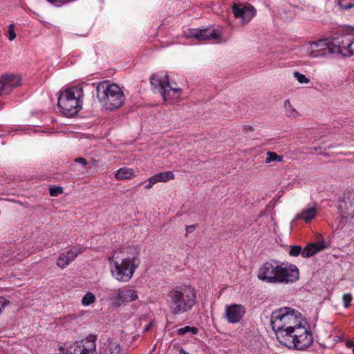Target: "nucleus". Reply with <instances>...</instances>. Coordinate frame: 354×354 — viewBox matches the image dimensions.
<instances>
[{
    "mask_svg": "<svg viewBox=\"0 0 354 354\" xmlns=\"http://www.w3.org/2000/svg\"><path fill=\"white\" fill-rule=\"evenodd\" d=\"M270 325L277 340L283 346L304 350L313 343V336L301 314L290 307L279 308L270 315Z\"/></svg>",
    "mask_w": 354,
    "mask_h": 354,
    "instance_id": "f257e3e1",
    "label": "nucleus"
},
{
    "mask_svg": "<svg viewBox=\"0 0 354 354\" xmlns=\"http://www.w3.org/2000/svg\"><path fill=\"white\" fill-rule=\"evenodd\" d=\"M257 277L268 283L289 284L299 279V271L293 264L276 261H267L259 269Z\"/></svg>",
    "mask_w": 354,
    "mask_h": 354,
    "instance_id": "f03ea898",
    "label": "nucleus"
},
{
    "mask_svg": "<svg viewBox=\"0 0 354 354\" xmlns=\"http://www.w3.org/2000/svg\"><path fill=\"white\" fill-rule=\"evenodd\" d=\"M164 298L171 313L178 315L193 308L196 302V293L192 287L180 285L168 290Z\"/></svg>",
    "mask_w": 354,
    "mask_h": 354,
    "instance_id": "7ed1b4c3",
    "label": "nucleus"
},
{
    "mask_svg": "<svg viewBox=\"0 0 354 354\" xmlns=\"http://www.w3.org/2000/svg\"><path fill=\"white\" fill-rule=\"evenodd\" d=\"M127 253L129 256L120 262L114 259V255L108 257L112 277L121 283L129 281L140 264V248L138 246H129Z\"/></svg>",
    "mask_w": 354,
    "mask_h": 354,
    "instance_id": "20e7f679",
    "label": "nucleus"
},
{
    "mask_svg": "<svg viewBox=\"0 0 354 354\" xmlns=\"http://www.w3.org/2000/svg\"><path fill=\"white\" fill-rule=\"evenodd\" d=\"M96 91L99 102L106 109L111 111L118 109L125 101L123 91L116 84L102 82L97 84Z\"/></svg>",
    "mask_w": 354,
    "mask_h": 354,
    "instance_id": "39448f33",
    "label": "nucleus"
},
{
    "mask_svg": "<svg viewBox=\"0 0 354 354\" xmlns=\"http://www.w3.org/2000/svg\"><path fill=\"white\" fill-rule=\"evenodd\" d=\"M84 97L83 86L77 85L62 91L58 97V107L65 115L73 116L82 107Z\"/></svg>",
    "mask_w": 354,
    "mask_h": 354,
    "instance_id": "423d86ee",
    "label": "nucleus"
},
{
    "mask_svg": "<svg viewBox=\"0 0 354 354\" xmlns=\"http://www.w3.org/2000/svg\"><path fill=\"white\" fill-rule=\"evenodd\" d=\"M329 41L333 55L342 57H350L353 55L351 46L354 37L352 35H339Z\"/></svg>",
    "mask_w": 354,
    "mask_h": 354,
    "instance_id": "0eeeda50",
    "label": "nucleus"
},
{
    "mask_svg": "<svg viewBox=\"0 0 354 354\" xmlns=\"http://www.w3.org/2000/svg\"><path fill=\"white\" fill-rule=\"evenodd\" d=\"M138 299L135 290L131 288H119L113 293L109 301L114 307H119L124 304L133 301Z\"/></svg>",
    "mask_w": 354,
    "mask_h": 354,
    "instance_id": "6e6552de",
    "label": "nucleus"
},
{
    "mask_svg": "<svg viewBox=\"0 0 354 354\" xmlns=\"http://www.w3.org/2000/svg\"><path fill=\"white\" fill-rule=\"evenodd\" d=\"M232 9L234 17L240 19L243 24H246L256 14V9L250 4L234 3Z\"/></svg>",
    "mask_w": 354,
    "mask_h": 354,
    "instance_id": "1a4fd4ad",
    "label": "nucleus"
},
{
    "mask_svg": "<svg viewBox=\"0 0 354 354\" xmlns=\"http://www.w3.org/2000/svg\"><path fill=\"white\" fill-rule=\"evenodd\" d=\"M308 55L310 57H325L332 54L330 41L327 39L313 42L308 47Z\"/></svg>",
    "mask_w": 354,
    "mask_h": 354,
    "instance_id": "9d476101",
    "label": "nucleus"
},
{
    "mask_svg": "<svg viewBox=\"0 0 354 354\" xmlns=\"http://www.w3.org/2000/svg\"><path fill=\"white\" fill-rule=\"evenodd\" d=\"M245 308L241 304L227 305L225 309V318L228 323H239L245 314Z\"/></svg>",
    "mask_w": 354,
    "mask_h": 354,
    "instance_id": "9b49d317",
    "label": "nucleus"
},
{
    "mask_svg": "<svg viewBox=\"0 0 354 354\" xmlns=\"http://www.w3.org/2000/svg\"><path fill=\"white\" fill-rule=\"evenodd\" d=\"M21 83V79L19 76L14 75H6L0 79V95L8 94L15 87Z\"/></svg>",
    "mask_w": 354,
    "mask_h": 354,
    "instance_id": "f8f14e48",
    "label": "nucleus"
},
{
    "mask_svg": "<svg viewBox=\"0 0 354 354\" xmlns=\"http://www.w3.org/2000/svg\"><path fill=\"white\" fill-rule=\"evenodd\" d=\"M84 251L81 248H75L62 253L57 260V266L61 269L65 268L71 262L73 261L78 254Z\"/></svg>",
    "mask_w": 354,
    "mask_h": 354,
    "instance_id": "ddd939ff",
    "label": "nucleus"
},
{
    "mask_svg": "<svg viewBox=\"0 0 354 354\" xmlns=\"http://www.w3.org/2000/svg\"><path fill=\"white\" fill-rule=\"evenodd\" d=\"M189 37H194L200 41L216 39L219 35L215 30L210 29H192L189 32Z\"/></svg>",
    "mask_w": 354,
    "mask_h": 354,
    "instance_id": "4468645a",
    "label": "nucleus"
},
{
    "mask_svg": "<svg viewBox=\"0 0 354 354\" xmlns=\"http://www.w3.org/2000/svg\"><path fill=\"white\" fill-rule=\"evenodd\" d=\"M166 74H153L150 78V83L155 90L159 92L165 101H167V89L166 80L164 76Z\"/></svg>",
    "mask_w": 354,
    "mask_h": 354,
    "instance_id": "2eb2a0df",
    "label": "nucleus"
},
{
    "mask_svg": "<svg viewBox=\"0 0 354 354\" xmlns=\"http://www.w3.org/2000/svg\"><path fill=\"white\" fill-rule=\"evenodd\" d=\"M340 209L344 217L354 218V192H350L342 201Z\"/></svg>",
    "mask_w": 354,
    "mask_h": 354,
    "instance_id": "dca6fc26",
    "label": "nucleus"
},
{
    "mask_svg": "<svg viewBox=\"0 0 354 354\" xmlns=\"http://www.w3.org/2000/svg\"><path fill=\"white\" fill-rule=\"evenodd\" d=\"M326 248L324 241L308 244L302 250L301 256L304 258L310 257Z\"/></svg>",
    "mask_w": 354,
    "mask_h": 354,
    "instance_id": "f3484780",
    "label": "nucleus"
},
{
    "mask_svg": "<svg viewBox=\"0 0 354 354\" xmlns=\"http://www.w3.org/2000/svg\"><path fill=\"white\" fill-rule=\"evenodd\" d=\"M317 212V209L315 206L303 209L300 213L295 216V220H303L306 223H308L315 217Z\"/></svg>",
    "mask_w": 354,
    "mask_h": 354,
    "instance_id": "a211bd4d",
    "label": "nucleus"
},
{
    "mask_svg": "<svg viewBox=\"0 0 354 354\" xmlns=\"http://www.w3.org/2000/svg\"><path fill=\"white\" fill-rule=\"evenodd\" d=\"M101 354H124V352L117 342L109 340L104 344Z\"/></svg>",
    "mask_w": 354,
    "mask_h": 354,
    "instance_id": "6ab92c4d",
    "label": "nucleus"
},
{
    "mask_svg": "<svg viewBox=\"0 0 354 354\" xmlns=\"http://www.w3.org/2000/svg\"><path fill=\"white\" fill-rule=\"evenodd\" d=\"M285 115L289 118H296L299 116V112L291 104L290 100H286L283 103Z\"/></svg>",
    "mask_w": 354,
    "mask_h": 354,
    "instance_id": "aec40b11",
    "label": "nucleus"
},
{
    "mask_svg": "<svg viewBox=\"0 0 354 354\" xmlns=\"http://www.w3.org/2000/svg\"><path fill=\"white\" fill-rule=\"evenodd\" d=\"M156 183L159 182L166 183L174 178V174L171 171H164L151 176Z\"/></svg>",
    "mask_w": 354,
    "mask_h": 354,
    "instance_id": "412c9836",
    "label": "nucleus"
},
{
    "mask_svg": "<svg viewBox=\"0 0 354 354\" xmlns=\"http://www.w3.org/2000/svg\"><path fill=\"white\" fill-rule=\"evenodd\" d=\"M133 176V172L131 169L129 168H120L115 174V178L118 180H125L131 178Z\"/></svg>",
    "mask_w": 354,
    "mask_h": 354,
    "instance_id": "4be33fe9",
    "label": "nucleus"
},
{
    "mask_svg": "<svg viewBox=\"0 0 354 354\" xmlns=\"http://www.w3.org/2000/svg\"><path fill=\"white\" fill-rule=\"evenodd\" d=\"M96 301V297L91 292H88L85 295L83 296L81 303L84 306H88L93 304Z\"/></svg>",
    "mask_w": 354,
    "mask_h": 354,
    "instance_id": "5701e85b",
    "label": "nucleus"
},
{
    "mask_svg": "<svg viewBox=\"0 0 354 354\" xmlns=\"http://www.w3.org/2000/svg\"><path fill=\"white\" fill-rule=\"evenodd\" d=\"M266 158L265 160V162L266 164H269L271 162L277 161V162H282L283 156L277 155L275 152L268 151L266 153Z\"/></svg>",
    "mask_w": 354,
    "mask_h": 354,
    "instance_id": "b1692460",
    "label": "nucleus"
},
{
    "mask_svg": "<svg viewBox=\"0 0 354 354\" xmlns=\"http://www.w3.org/2000/svg\"><path fill=\"white\" fill-rule=\"evenodd\" d=\"M164 77H165V80H166L167 89L168 91L167 93V100H169L170 99V92H173L175 94H180L181 93V92H182L181 88H173L170 86L169 81V77L167 75H165L164 76Z\"/></svg>",
    "mask_w": 354,
    "mask_h": 354,
    "instance_id": "393cba45",
    "label": "nucleus"
},
{
    "mask_svg": "<svg viewBox=\"0 0 354 354\" xmlns=\"http://www.w3.org/2000/svg\"><path fill=\"white\" fill-rule=\"evenodd\" d=\"M198 329L196 327H191L189 326H186L185 327L179 328L177 332L178 335H183L187 333H192L195 335L198 333Z\"/></svg>",
    "mask_w": 354,
    "mask_h": 354,
    "instance_id": "a878e982",
    "label": "nucleus"
},
{
    "mask_svg": "<svg viewBox=\"0 0 354 354\" xmlns=\"http://www.w3.org/2000/svg\"><path fill=\"white\" fill-rule=\"evenodd\" d=\"M294 77L300 84H307L310 82V80L307 78L305 75L300 73L299 72H295Z\"/></svg>",
    "mask_w": 354,
    "mask_h": 354,
    "instance_id": "bb28decb",
    "label": "nucleus"
},
{
    "mask_svg": "<svg viewBox=\"0 0 354 354\" xmlns=\"http://www.w3.org/2000/svg\"><path fill=\"white\" fill-rule=\"evenodd\" d=\"M64 192L63 187L60 186L51 187L49 189V193L51 196H57Z\"/></svg>",
    "mask_w": 354,
    "mask_h": 354,
    "instance_id": "cd10ccee",
    "label": "nucleus"
},
{
    "mask_svg": "<svg viewBox=\"0 0 354 354\" xmlns=\"http://www.w3.org/2000/svg\"><path fill=\"white\" fill-rule=\"evenodd\" d=\"M301 252H302V248L301 246L292 245V246H290V248L289 254L292 257H297L299 254H301Z\"/></svg>",
    "mask_w": 354,
    "mask_h": 354,
    "instance_id": "c85d7f7f",
    "label": "nucleus"
},
{
    "mask_svg": "<svg viewBox=\"0 0 354 354\" xmlns=\"http://www.w3.org/2000/svg\"><path fill=\"white\" fill-rule=\"evenodd\" d=\"M342 299H343V301H344V308H348L350 304H351V302L353 299V297L351 294H344L343 296H342Z\"/></svg>",
    "mask_w": 354,
    "mask_h": 354,
    "instance_id": "c756f323",
    "label": "nucleus"
},
{
    "mask_svg": "<svg viewBox=\"0 0 354 354\" xmlns=\"http://www.w3.org/2000/svg\"><path fill=\"white\" fill-rule=\"evenodd\" d=\"M16 38V34L15 32V25L10 24L8 28V39L10 41H12Z\"/></svg>",
    "mask_w": 354,
    "mask_h": 354,
    "instance_id": "7c9ffc66",
    "label": "nucleus"
},
{
    "mask_svg": "<svg viewBox=\"0 0 354 354\" xmlns=\"http://www.w3.org/2000/svg\"><path fill=\"white\" fill-rule=\"evenodd\" d=\"M353 4V0H339V6L345 10L351 9V8H347L345 5Z\"/></svg>",
    "mask_w": 354,
    "mask_h": 354,
    "instance_id": "2f4dec72",
    "label": "nucleus"
},
{
    "mask_svg": "<svg viewBox=\"0 0 354 354\" xmlns=\"http://www.w3.org/2000/svg\"><path fill=\"white\" fill-rule=\"evenodd\" d=\"M10 304V301L3 297H0V314L2 310Z\"/></svg>",
    "mask_w": 354,
    "mask_h": 354,
    "instance_id": "473e14b6",
    "label": "nucleus"
},
{
    "mask_svg": "<svg viewBox=\"0 0 354 354\" xmlns=\"http://www.w3.org/2000/svg\"><path fill=\"white\" fill-rule=\"evenodd\" d=\"M74 162H77V163H80L82 164L83 166H86L87 165V160L86 158H82V157H80V158H77L74 160Z\"/></svg>",
    "mask_w": 354,
    "mask_h": 354,
    "instance_id": "72a5a7b5",
    "label": "nucleus"
},
{
    "mask_svg": "<svg viewBox=\"0 0 354 354\" xmlns=\"http://www.w3.org/2000/svg\"><path fill=\"white\" fill-rule=\"evenodd\" d=\"M156 184V183L154 182L153 179L152 178V177L151 176L149 180H148V183L145 185V188L147 189H149L150 188L152 187V186Z\"/></svg>",
    "mask_w": 354,
    "mask_h": 354,
    "instance_id": "f704fd0d",
    "label": "nucleus"
},
{
    "mask_svg": "<svg viewBox=\"0 0 354 354\" xmlns=\"http://www.w3.org/2000/svg\"><path fill=\"white\" fill-rule=\"evenodd\" d=\"M48 2L53 3V4H55V3H61V4H63V3H65L66 2H68L69 0H47Z\"/></svg>",
    "mask_w": 354,
    "mask_h": 354,
    "instance_id": "c9c22d12",
    "label": "nucleus"
},
{
    "mask_svg": "<svg viewBox=\"0 0 354 354\" xmlns=\"http://www.w3.org/2000/svg\"><path fill=\"white\" fill-rule=\"evenodd\" d=\"M195 228H196V225H187L186 227V236H187L188 233L192 232Z\"/></svg>",
    "mask_w": 354,
    "mask_h": 354,
    "instance_id": "e433bc0d",
    "label": "nucleus"
},
{
    "mask_svg": "<svg viewBox=\"0 0 354 354\" xmlns=\"http://www.w3.org/2000/svg\"><path fill=\"white\" fill-rule=\"evenodd\" d=\"M243 130L244 132L252 131H254V128L250 125H244L243 126Z\"/></svg>",
    "mask_w": 354,
    "mask_h": 354,
    "instance_id": "4c0bfd02",
    "label": "nucleus"
},
{
    "mask_svg": "<svg viewBox=\"0 0 354 354\" xmlns=\"http://www.w3.org/2000/svg\"><path fill=\"white\" fill-rule=\"evenodd\" d=\"M346 346L349 348H353V351L354 353V341H348L346 342Z\"/></svg>",
    "mask_w": 354,
    "mask_h": 354,
    "instance_id": "58836bf2",
    "label": "nucleus"
},
{
    "mask_svg": "<svg viewBox=\"0 0 354 354\" xmlns=\"http://www.w3.org/2000/svg\"><path fill=\"white\" fill-rule=\"evenodd\" d=\"M151 324H152V323H149V324H147V325L145 326V328L144 330H145V331H148V330H150V328H151Z\"/></svg>",
    "mask_w": 354,
    "mask_h": 354,
    "instance_id": "ea45409f",
    "label": "nucleus"
},
{
    "mask_svg": "<svg viewBox=\"0 0 354 354\" xmlns=\"http://www.w3.org/2000/svg\"><path fill=\"white\" fill-rule=\"evenodd\" d=\"M346 7L347 8H353L354 7V0H353V4H349V5H345Z\"/></svg>",
    "mask_w": 354,
    "mask_h": 354,
    "instance_id": "a19ab883",
    "label": "nucleus"
},
{
    "mask_svg": "<svg viewBox=\"0 0 354 354\" xmlns=\"http://www.w3.org/2000/svg\"><path fill=\"white\" fill-rule=\"evenodd\" d=\"M180 354H189L188 353L184 351L183 350L180 351Z\"/></svg>",
    "mask_w": 354,
    "mask_h": 354,
    "instance_id": "79ce46f5",
    "label": "nucleus"
}]
</instances>
